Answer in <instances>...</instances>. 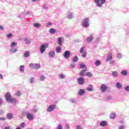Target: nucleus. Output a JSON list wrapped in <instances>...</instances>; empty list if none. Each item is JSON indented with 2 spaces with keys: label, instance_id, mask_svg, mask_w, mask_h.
I'll return each mask as SVG.
<instances>
[{
  "label": "nucleus",
  "instance_id": "1",
  "mask_svg": "<svg viewBox=\"0 0 129 129\" xmlns=\"http://www.w3.org/2000/svg\"><path fill=\"white\" fill-rule=\"evenodd\" d=\"M5 98L9 103H17V100L16 98H12V94H11L10 92H8L6 94Z\"/></svg>",
  "mask_w": 129,
  "mask_h": 129
},
{
  "label": "nucleus",
  "instance_id": "2",
  "mask_svg": "<svg viewBox=\"0 0 129 129\" xmlns=\"http://www.w3.org/2000/svg\"><path fill=\"white\" fill-rule=\"evenodd\" d=\"M17 43L16 42H13L10 44L11 49L10 50V54H15L18 52V48H17Z\"/></svg>",
  "mask_w": 129,
  "mask_h": 129
},
{
  "label": "nucleus",
  "instance_id": "3",
  "mask_svg": "<svg viewBox=\"0 0 129 129\" xmlns=\"http://www.w3.org/2000/svg\"><path fill=\"white\" fill-rule=\"evenodd\" d=\"M89 26H90V24L89 23V18H84L82 21V26L83 28L87 29Z\"/></svg>",
  "mask_w": 129,
  "mask_h": 129
},
{
  "label": "nucleus",
  "instance_id": "4",
  "mask_svg": "<svg viewBox=\"0 0 129 129\" xmlns=\"http://www.w3.org/2000/svg\"><path fill=\"white\" fill-rule=\"evenodd\" d=\"M96 7L98 8H102V6L105 4L106 0H94Z\"/></svg>",
  "mask_w": 129,
  "mask_h": 129
},
{
  "label": "nucleus",
  "instance_id": "5",
  "mask_svg": "<svg viewBox=\"0 0 129 129\" xmlns=\"http://www.w3.org/2000/svg\"><path fill=\"white\" fill-rule=\"evenodd\" d=\"M49 47V43H44L40 46L39 51L41 54H44L46 51V49Z\"/></svg>",
  "mask_w": 129,
  "mask_h": 129
},
{
  "label": "nucleus",
  "instance_id": "6",
  "mask_svg": "<svg viewBox=\"0 0 129 129\" xmlns=\"http://www.w3.org/2000/svg\"><path fill=\"white\" fill-rule=\"evenodd\" d=\"M63 56L65 59H68L70 57V56H71V53L69 50H66L64 51Z\"/></svg>",
  "mask_w": 129,
  "mask_h": 129
},
{
  "label": "nucleus",
  "instance_id": "7",
  "mask_svg": "<svg viewBox=\"0 0 129 129\" xmlns=\"http://www.w3.org/2000/svg\"><path fill=\"white\" fill-rule=\"evenodd\" d=\"M66 18L69 20H72L74 18V13L73 12H68L67 14Z\"/></svg>",
  "mask_w": 129,
  "mask_h": 129
},
{
  "label": "nucleus",
  "instance_id": "8",
  "mask_svg": "<svg viewBox=\"0 0 129 129\" xmlns=\"http://www.w3.org/2000/svg\"><path fill=\"white\" fill-rule=\"evenodd\" d=\"M56 108V105L54 104L50 105L47 109L46 111L47 112H51L52 110H54Z\"/></svg>",
  "mask_w": 129,
  "mask_h": 129
},
{
  "label": "nucleus",
  "instance_id": "9",
  "mask_svg": "<svg viewBox=\"0 0 129 129\" xmlns=\"http://www.w3.org/2000/svg\"><path fill=\"white\" fill-rule=\"evenodd\" d=\"M107 86L105 84H102L100 88V90H101V92H105L106 90H107Z\"/></svg>",
  "mask_w": 129,
  "mask_h": 129
},
{
  "label": "nucleus",
  "instance_id": "10",
  "mask_svg": "<svg viewBox=\"0 0 129 129\" xmlns=\"http://www.w3.org/2000/svg\"><path fill=\"white\" fill-rule=\"evenodd\" d=\"M78 82L79 85H83L84 84L85 80L84 78L82 77H80V78H78Z\"/></svg>",
  "mask_w": 129,
  "mask_h": 129
},
{
  "label": "nucleus",
  "instance_id": "11",
  "mask_svg": "<svg viewBox=\"0 0 129 129\" xmlns=\"http://www.w3.org/2000/svg\"><path fill=\"white\" fill-rule=\"evenodd\" d=\"M24 40L26 45H30V44H31L32 39L30 38L26 37L24 39Z\"/></svg>",
  "mask_w": 129,
  "mask_h": 129
},
{
  "label": "nucleus",
  "instance_id": "12",
  "mask_svg": "<svg viewBox=\"0 0 129 129\" xmlns=\"http://www.w3.org/2000/svg\"><path fill=\"white\" fill-rule=\"evenodd\" d=\"M27 118L29 120H33L35 118L34 117V115L33 114L29 113L27 116Z\"/></svg>",
  "mask_w": 129,
  "mask_h": 129
},
{
  "label": "nucleus",
  "instance_id": "13",
  "mask_svg": "<svg viewBox=\"0 0 129 129\" xmlns=\"http://www.w3.org/2000/svg\"><path fill=\"white\" fill-rule=\"evenodd\" d=\"M55 51H49L48 53V56L49 57H50V58H54V57H55Z\"/></svg>",
  "mask_w": 129,
  "mask_h": 129
},
{
  "label": "nucleus",
  "instance_id": "14",
  "mask_svg": "<svg viewBox=\"0 0 129 129\" xmlns=\"http://www.w3.org/2000/svg\"><path fill=\"white\" fill-rule=\"evenodd\" d=\"M80 69H84V70H87L86 66L82 62L80 64Z\"/></svg>",
  "mask_w": 129,
  "mask_h": 129
},
{
  "label": "nucleus",
  "instance_id": "15",
  "mask_svg": "<svg viewBox=\"0 0 129 129\" xmlns=\"http://www.w3.org/2000/svg\"><path fill=\"white\" fill-rule=\"evenodd\" d=\"M112 59V53H110L109 55L106 58V62H108V61H110V60Z\"/></svg>",
  "mask_w": 129,
  "mask_h": 129
},
{
  "label": "nucleus",
  "instance_id": "16",
  "mask_svg": "<svg viewBox=\"0 0 129 129\" xmlns=\"http://www.w3.org/2000/svg\"><path fill=\"white\" fill-rule=\"evenodd\" d=\"M85 93V90L83 89H81L78 92L79 95H80L81 96H82V95H83V94H84Z\"/></svg>",
  "mask_w": 129,
  "mask_h": 129
},
{
  "label": "nucleus",
  "instance_id": "17",
  "mask_svg": "<svg viewBox=\"0 0 129 129\" xmlns=\"http://www.w3.org/2000/svg\"><path fill=\"white\" fill-rule=\"evenodd\" d=\"M14 116L13 115V113H9L7 115V118L8 119H13Z\"/></svg>",
  "mask_w": 129,
  "mask_h": 129
},
{
  "label": "nucleus",
  "instance_id": "18",
  "mask_svg": "<svg viewBox=\"0 0 129 129\" xmlns=\"http://www.w3.org/2000/svg\"><path fill=\"white\" fill-rule=\"evenodd\" d=\"M63 37H59L58 38V44L59 46H62V43H63Z\"/></svg>",
  "mask_w": 129,
  "mask_h": 129
},
{
  "label": "nucleus",
  "instance_id": "19",
  "mask_svg": "<svg viewBox=\"0 0 129 129\" xmlns=\"http://www.w3.org/2000/svg\"><path fill=\"white\" fill-rule=\"evenodd\" d=\"M100 126H106L107 125V122L106 121H102L100 123Z\"/></svg>",
  "mask_w": 129,
  "mask_h": 129
},
{
  "label": "nucleus",
  "instance_id": "20",
  "mask_svg": "<svg viewBox=\"0 0 129 129\" xmlns=\"http://www.w3.org/2000/svg\"><path fill=\"white\" fill-rule=\"evenodd\" d=\"M85 72H86V70H84L82 71L79 73L80 76H81V77H84V76H85Z\"/></svg>",
  "mask_w": 129,
  "mask_h": 129
},
{
  "label": "nucleus",
  "instance_id": "21",
  "mask_svg": "<svg viewBox=\"0 0 129 129\" xmlns=\"http://www.w3.org/2000/svg\"><path fill=\"white\" fill-rule=\"evenodd\" d=\"M93 40V37L92 36H90L89 37H87L86 38V41L88 43H90V42H92V40Z\"/></svg>",
  "mask_w": 129,
  "mask_h": 129
},
{
  "label": "nucleus",
  "instance_id": "22",
  "mask_svg": "<svg viewBox=\"0 0 129 129\" xmlns=\"http://www.w3.org/2000/svg\"><path fill=\"white\" fill-rule=\"evenodd\" d=\"M116 117V114L115 113H111L110 115V118L114 119Z\"/></svg>",
  "mask_w": 129,
  "mask_h": 129
},
{
  "label": "nucleus",
  "instance_id": "23",
  "mask_svg": "<svg viewBox=\"0 0 129 129\" xmlns=\"http://www.w3.org/2000/svg\"><path fill=\"white\" fill-rule=\"evenodd\" d=\"M33 26L34 27H35V28H36L37 29L39 28H41V27H42V25H41L40 23H34Z\"/></svg>",
  "mask_w": 129,
  "mask_h": 129
},
{
  "label": "nucleus",
  "instance_id": "24",
  "mask_svg": "<svg viewBox=\"0 0 129 129\" xmlns=\"http://www.w3.org/2000/svg\"><path fill=\"white\" fill-rule=\"evenodd\" d=\"M30 55H31V54L29 51H25L24 53V56L25 58H28V57H29Z\"/></svg>",
  "mask_w": 129,
  "mask_h": 129
},
{
  "label": "nucleus",
  "instance_id": "25",
  "mask_svg": "<svg viewBox=\"0 0 129 129\" xmlns=\"http://www.w3.org/2000/svg\"><path fill=\"white\" fill-rule=\"evenodd\" d=\"M121 75L123 76H126L127 75V70H123L121 72Z\"/></svg>",
  "mask_w": 129,
  "mask_h": 129
},
{
  "label": "nucleus",
  "instance_id": "26",
  "mask_svg": "<svg viewBox=\"0 0 129 129\" xmlns=\"http://www.w3.org/2000/svg\"><path fill=\"white\" fill-rule=\"evenodd\" d=\"M19 70L20 72H25V66H20L19 67Z\"/></svg>",
  "mask_w": 129,
  "mask_h": 129
},
{
  "label": "nucleus",
  "instance_id": "27",
  "mask_svg": "<svg viewBox=\"0 0 129 129\" xmlns=\"http://www.w3.org/2000/svg\"><path fill=\"white\" fill-rule=\"evenodd\" d=\"M78 59L79 57L77 55L75 56L72 59L73 62H74V63H76V62H77V61H78Z\"/></svg>",
  "mask_w": 129,
  "mask_h": 129
},
{
  "label": "nucleus",
  "instance_id": "28",
  "mask_svg": "<svg viewBox=\"0 0 129 129\" xmlns=\"http://www.w3.org/2000/svg\"><path fill=\"white\" fill-rule=\"evenodd\" d=\"M116 86L117 88H118V89H120V88H121V87H122V85L121 84H120L119 82H117L116 84Z\"/></svg>",
  "mask_w": 129,
  "mask_h": 129
},
{
  "label": "nucleus",
  "instance_id": "29",
  "mask_svg": "<svg viewBox=\"0 0 129 129\" xmlns=\"http://www.w3.org/2000/svg\"><path fill=\"white\" fill-rule=\"evenodd\" d=\"M118 76V73H117V72L115 71L112 72V76H113V77H117Z\"/></svg>",
  "mask_w": 129,
  "mask_h": 129
},
{
  "label": "nucleus",
  "instance_id": "30",
  "mask_svg": "<svg viewBox=\"0 0 129 129\" xmlns=\"http://www.w3.org/2000/svg\"><path fill=\"white\" fill-rule=\"evenodd\" d=\"M50 34H55L56 33V29L54 28H51L49 30Z\"/></svg>",
  "mask_w": 129,
  "mask_h": 129
},
{
  "label": "nucleus",
  "instance_id": "31",
  "mask_svg": "<svg viewBox=\"0 0 129 129\" xmlns=\"http://www.w3.org/2000/svg\"><path fill=\"white\" fill-rule=\"evenodd\" d=\"M61 50H62V48L60 46H57L56 48V52H57V53H60Z\"/></svg>",
  "mask_w": 129,
  "mask_h": 129
},
{
  "label": "nucleus",
  "instance_id": "32",
  "mask_svg": "<svg viewBox=\"0 0 129 129\" xmlns=\"http://www.w3.org/2000/svg\"><path fill=\"white\" fill-rule=\"evenodd\" d=\"M86 76H88V77H92L93 76V75L91 74V73L88 72L86 73Z\"/></svg>",
  "mask_w": 129,
  "mask_h": 129
},
{
  "label": "nucleus",
  "instance_id": "33",
  "mask_svg": "<svg viewBox=\"0 0 129 129\" xmlns=\"http://www.w3.org/2000/svg\"><path fill=\"white\" fill-rule=\"evenodd\" d=\"M100 64H101L100 60H96V61L95 62V65L96 66H99V65H100Z\"/></svg>",
  "mask_w": 129,
  "mask_h": 129
},
{
  "label": "nucleus",
  "instance_id": "34",
  "mask_svg": "<svg viewBox=\"0 0 129 129\" xmlns=\"http://www.w3.org/2000/svg\"><path fill=\"white\" fill-rule=\"evenodd\" d=\"M35 78L33 77V78H31L29 80V82L30 83H31V84L34 83V82H35Z\"/></svg>",
  "mask_w": 129,
  "mask_h": 129
},
{
  "label": "nucleus",
  "instance_id": "35",
  "mask_svg": "<svg viewBox=\"0 0 129 129\" xmlns=\"http://www.w3.org/2000/svg\"><path fill=\"white\" fill-rule=\"evenodd\" d=\"M39 68H40V64L39 63H35V66L34 67V69H39Z\"/></svg>",
  "mask_w": 129,
  "mask_h": 129
},
{
  "label": "nucleus",
  "instance_id": "36",
  "mask_svg": "<svg viewBox=\"0 0 129 129\" xmlns=\"http://www.w3.org/2000/svg\"><path fill=\"white\" fill-rule=\"evenodd\" d=\"M84 49H85V46L81 48V49H80V53H81V54H82V53L84 52Z\"/></svg>",
  "mask_w": 129,
  "mask_h": 129
},
{
  "label": "nucleus",
  "instance_id": "37",
  "mask_svg": "<svg viewBox=\"0 0 129 129\" xmlns=\"http://www.w3.org/2000/svg\"><path fill=\"white\" fill-rule=\"evenodd\" d=\"M7 37L8 39H11L12 37H13V34L9 33L7 35Z\"/></svg>",
  "mask_w": 129,
  "mask_h": 129
},
{
  "label": "nucleus",
  "instance_id": "38",
  "mask_svg": "<svg viewBox=\"0 0 129 129\" xmlns=\"http://www.w3.org/2000/svg\"><path fill=\"white\" fill-rule=\"evenodd\" d=\"M64 77H65V75H64V74H61L59 75V78H60V79H64Z\"/></svg>",
  "mask_w": 129,
  "mask_h": 129
},
{
  "label": "nucleus",
  "instance_id": "39",
  "mask_svg": "<svg viewBox=\"0 0 129 129\" xmlns=\"http://www.w3.org/2000/svg\"><path fill=\"white\" fill-rule=\"evenodd\" d=\"M35 65H36V63H30L29 64V67L30 68H34V69Z\"/></svg>",
  "mask_w": 129,
  "mask_h": 129
},
{
  "label": "nucleus",
  "instance_id": "40",
  "mask_svg": "<svg viewBox=\"0 0 129 129\" xmlns=\"http://www.w3.org/2000/svg\"><path fill=\"white\" fill-rule=\"evenodd\" d=\"M45 79H46V78L44 76H41L40 77V80L41 81H44V80H45Z\"/></svg>",
  "mask_w": 129,
  "mask_h": 129
},
{
  "label": "nucleus",
  "instance_id": "41",
  "mask_svg": "<svg viewBox=\"0 0 129 129\" xmlns=\"http://www.w3.org/2000/svg\"><path fill=\"white\" fill-rule=\"evenodd\" d=\"M16 95H17V96H21V95H22V93L21 92V91H18L16 93Z\"/></svg>",
  "mask_w": 129,
  "mask_h": 129
},
{
  "label": "nucleus",
  "instance_id": "42",
  "mask_svg": "<svg viewBox=\"0 0 129 129\" xmlns=\"http://www.w3.org/2000/svg\"><path fill=\"white\" fill-rule=\"evenodd\" d=\"M86 56H87V52L85 51L84 53L82 55V57H83V58H86Z\"/></svg>",
  "mask_w": 129,
  "mask_h": 129
},
{
  "label": "nucleus",
  "instance_id": "43",
  "mask_svg": "<svg viewBox=\"0 0 129 129\" xmlns=\"http://www.w3.org/2000/svg\"><path fill=\"white\" fill-rule=\"evenodd\" d=\"M115 63V61H114V60H111L109 62V64L110 65H112V66H113V65H114Z\"/></svg>",
  "mask_w": 129,
  "mask_h": 129
},
{
  "label": "nucleus",
  "instance_id": "44",
  "mask_svg": "<svg viewBox=\"0 0 129 129\" xmlns=\"http://www.w3.org/2000/svg\"><path fill=\"white\" fill-rule=\"evenodd\" d=\"M30 113L27 112V111H23L22 112V115H27V116H28V114H29Z\"/></svg>",
  "mask_w": 129,
  "mask_h": 129
},
{
  "label": "nucleus",
  "instance_id": "45",
  "mask_svg": "<svg viewBox=\"0 0 129 129\" xmlns=\"http://www.w3.org/2000/svg\"><path fill=\"white\" fill-rule=\"evenodd\" d=\"M117 57L118 58V59H121L122 58V56H121V54L118 53L117 54Z\"/></svg>",
  "mask_w": 129,
  "mask_h": 129
},
{
  "label": "nucleus",
  "instance_id": "46",
  "mask_svg": "<svg viewBox=\"0 0 129 129\" xmlns=\"http://www.w3.org/2000/svg\"><path fill=\"white\" fill-rule=\"evenodd\" d=\"M71 68L72 69L75 68V63H72L70 64Z\"/></svg>",
  "mask_w": 129,
  "mask_h": 129
},
{
  "label": "nucleus",
  "instance_id": "47",
  "mask_svg": "<svg viewBox=\"0 0 129 129\" xmlns=\"http://www.w3.org/2000/svg\"><path fill=\"white\" fill-rule=\"evenodd\" d=\"M86 90H87V91H92V90H93V89L90 87H88L86 88Z\"/></svg>",
  "mask_w": 129,
  "mask_h": 129
},
{
  "label": "nucleus",
  "instance_id": "48",
  "mask_svg": "<svg viewBox=\"0 0 129 129\" xmlns=\"http://www.w3.org/2000/svg\"><path fill=\"white\" fill-rule=\"evenodd\" d=\"M50 26H52V23L49 22L46 24V27H47V28H49Z\"/></svg>",
  "mask_w": 129,
  "mask_h": 129
},
{
  "label": "nucleus",
  "instance_id": "49",
  "mask_svg": "<svg viewBox=\"0 0 129 129\" xmlns=\"http://www.w3.org/2000/svg\"><path fill=\"white\" fill-rule=\"evenodd\" d=\"M25 13H22L20 16H19V18H24V17H25Z\"/></svg>",
  "mask_w": 129,
  "mask_h": 129
},
{
  "label": "nucleus",
  "instance_id": "50",
  "mask_svg": "<svg viewBox=\"0 0 129 129\" xmlns=\"http://www.w3.org/2000/svg\"><path fill=\"white\" fill-rule=\"evenodd\" d=\"M7 118L6 117H0V120L1 121H5Z\"/></svg>",
  "mask_w": 129,
  "mask_h": 129
},
{
  "label": "nucleus",
  "instance_id": "51",
  "mask_svg": "<svg viewBox=\"0 0 129 129\" xmlns=\"http://www.w3.org/2000/svg\"><path fill=\"white\" fill-rule=\"evenodd\" d=\"M43 9H44V10H48V6L46 5H44L43 6Z\"/></svg>",
  "mask_w": 129,
  "mask_h": 129
},
{
  "label": "nucleus",
  "instance_id": "52",
  "mask_svg": "<svg viewBox=\"0 0 129 129\" xmlns=\"http://www.w3.org/2000/svg\"><path fill=\"white\" fill-rule=\"evenodd\" d=\"M125 126L124 125H121L119 127V129H124Z\"/></svg>",
  "mask_w": 129,
  "mask_h": 129
},
{
  "label": "nucleus",
  "instance_id": "53",
  "mask_svg": "<svg viewBox=\"0 0 129 129\" xmlns=\"http://www.w3.org/2000/svg\"><path fill=\"white\" fill-rule=\"evenodd\" d=\"M21 127H25L26 126V124H25V122H22L21 124Z\"/></svg>",
  "mask_w": 129,
  "mask_h": 129
},
{
  "label": "nucleus",
  "instance_id": "54",
  "mask_svg": "<svg viewBox=\"0 0 129 129\" xmlns=\"http://www.w3.org/2000/svg\"><path fill=\"white\" fill-rule=\"evenodd\" d=\"M71 102H72V103H76V102L75 101V100L74 99H71L70 100Z\"/></svg>",
  "mask_w": 129,
  "mask_h": 129
},
{
  "label": "nucleus",
  "instance_id": "55",
  "mask_svg": "<svg viewBox=\"0 0 129 129\" xmlns=\"http://www.w3.org/2000/svg\"><path fill=\"white\" fill-rule=\"evenodd\" d=\"M112 97L111 96H108L107 97V100H111Z\"/></svg>",
  "mask_w": 129,
  "mask_h": 129
},
{
  "label": "nucleus",
  "instance_id": "56",
  "mask_svg": "<svg viewBox=\"0 0 129 129\" xmlns=\"http://www.w3.org/2000/svg\"><path fill=\"white\" fill-rule=\"evenodd\" d=\"M125 90L126 91H129V86H126V87H125Z\"/></svg>",
  "mask_w": 129,
  "mask_h": 129
},
{
  "label": "nucleus",
  "instance_id": "57",
  "mask_svg": "<svg viewBox=\"0 0 129 129\" xmlns=\"http://www.w3.org/2000/svg\"><path fill=\"white\" fill-rule=\"evenodd\" d=\"M66 129H70V126H69V124H67L66 125Z\"/></svg>",
  "mask_w": 129,
  "mask_h": 129
},
{
  "label": "nucleus",
  "instance_id": "58",
  "mask_svg": "<svg viewBox=\"0 0 129 129\" xmlns=\"http://www.w3.org/2000/svg\"><path fill=\"white\" fill-rule=\"evenodd\" d=\"M76 129H82L81 125H77L76 127Z\"/></svg>",
  "mask_w": 129,
  "mask_h": 129
},
{
  "label": "nucleus",
  "instance_id": "59",
  "mask_svg": "<svg viewBox=\"0 0 129 129\" xmlns=\"http://www.w3.org/2000/svg\"><path fill=\"white\" fill-rule=\"evenodd\" d=\"M63 127H62V125L59 124L58 125V127H57V129H62Z\"/></svg>",
  "mask_w": 129,
  "mask_h": 129
},
{
  "label": "nucleus",
  "instance_id": "60",
  "mask_svg": "<svg viewBox=\"0 0 129 129\" xmlns=\"http://www.w3.org/2000/svg\"><path fill=\"white\" fill-rule=\"evenodd\" d=\"M25 16H27V15H30L31 14V12L30 11H27L26 13H24Z\"/></svg>",
  "mask_w": 129,
  "mask_h": 129
},
{
  "label": "nucleus",
  "instance_id": "61",
  "mask_svg": "<svg viewBox=\"0 0 129 129\" xmlns=\"http://www.w3.org/2000/svg\"><path fill=\"white\" fill-rule=\"evenodd\" d=\"M4 113H5V111L3 110H0V114H4Z\"/></svg>",
  "mask_w": 129,
  "mask_h": 129
},
{
  "label": "nucleus",
  "instance_id": "62",
  "mask_svg": "<svg viewBox=\"0 0 129 129\" xmlns=\"http://www.w3.org/2000/svg\"><path fill=\"white\" fill-rule=\"evenodd\" d=\"M5 129H12V127L11 126H6Z\"/></svg>",
  "mask_w": 129,
  "mask_h": 129
},
{
  "label": "nucleus",
  "instance_id": "63",
  "mask_svg": "<svg viewBox=\"0 0 129 129\" xmlns=\"http://www.w3.org/2000/svg\"><path fill=\"white\" fill-rule=\"evenodd\" d=\"M4 102V101L3 100V99H0V105H2L3 104V103Z\"/></svg>",
  "mask_w": 129,
  "mask_h": 129
},
{
  "label": "nucleus",
  "instance_id": "64",
  "mask_svg": "<svg viewBox=\"0 0 129 129\" xmlns=\"http://www.w3.org/2000/svg\"><path fill=\"white\" fill-rule=\"evenodd\" d=\"M32 111H33V112H37V111H38V109L34 108V109H32Z\"/></svg>",
  "mask_w": 129,
  "mask_h": 129
}]
</instances>
